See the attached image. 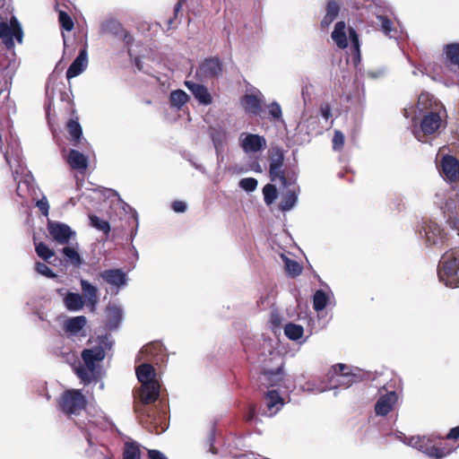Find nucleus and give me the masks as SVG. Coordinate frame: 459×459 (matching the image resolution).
Segmentation results:
<instances>
[{
	"label": "nucleus",
	"mask_w": 459,
	"mask_h": 459,
	"mask_svg": "<svg viewBox=\"0 0 459 459\" xmlns=\"http://www.w3.org/2000/svg\"><path fill=\"white\" fill-rule=\"evenodd\" d=\"M340 12V5L334 1L330 0L326 5V13L321 21L322 28H328L336 19Z\"/></svg>",
	"instance_id": "nucleus-33"
},
{
	"label": "nucleus",
	"mask_w": 459,
	"mask_h": 459,
	"mask_svg": "<svg viewBox=\"0 0 459 459\" xmlns=\"http://www.w3.org/2000/svg\"><path fill=\"white\" fill-rule=\"evenodd\" d=\"M446 110L444 107L436 108L423 116L420 121V128L413 124L412 134L420 142H425L423 136L433 134L440 128L446 126Z\"/></svg>",
	"instance_id": "nucleus-3"
},
{
	"label": "nucleus",
	"mask_w": 459,
	"mask_h": 459,
	"mask_svg": "<svg viewBox=\"0 0 459 459\" xmlns=\"http://www.w3.org/2000/svg\"><path fill=\"white\" fill-rule=\"evenodd\" d=\"M282 367H278L276 370H265L261 377L262 385L266 387L283 386L287 388Z\"/></svg>",
	"instance_id": "nucleus-20"
},
{
	"label": "nucleus",
	"mask_w": 459,
	"mask_h": 459,
	"mask_svg": "<svg viewBox=\"0 0 459 459\" xmlns=\"http://www.w3.org/2000/svg\"><path fill=\"white\" fill-rule=\"evenodd\" d=\"M101 31L103 33L118 36L124 30L120 22L116 20H108L101 25Z\"/></svg>",
	"instance_id": "nucleus-41"
},
{
	"label": "nucleus",
	"mask_w": 459,
	"mask_h": 459,
	"mask_svg": "<svg viewBox=\"0 0 459 459\" xmlns=\"http://www.w3.org/2000/svg\"><path fill=\"white\" fill-rule=\"evenodd\" d=\"M86 398L76 389L65 391L59 401V407L63 412L68 415H77L86 407Z\"/></svg>",
	"instance_id": "nucleus-11"
},
{
	"label": "nucleus",
	"mask_w": 459,
	"mask_h": 459,
	"mask_svg": "<svg viewBox=\"0 0 459 459\" xmlns=\"http://www.w3.org/2000/svg\"><path fill=\"white\" fill-rule=\"evenodd\" d=\"M105 358V351L101 345H97L82 351L83 364L79 363L74 367L77 377L83 384H89L100 377L99 364Z\"/></svg>",
	"instance_id": "nucleus-2"
},
{
	"label": "nucleus",
	"mask_w": 459,
	"mask_h": 459,
	"mask_svg": "<svg viewBox=\"0 0 459 459\" xmlns=\"http://www.w3.org/2000/svg\"><path fill=\"white\" fill-rule=\"evenodd\" d=\"M344 144V135L341 131L336 130L333 138V148L335 151L342 149Z\"/></svg>",
	"instance_id": "nucleus-53"
},
{
	"label": "nucleus",
	"mask_w": 459,
	"mask_h": 459,
	"mask_svg": "<svg viewBox=\"0 0 459 459\" xmlns=\"http://www.w3.org/2000/svg\"><path fill=\"white\" fill-rule=\"evenodd\" d=\"M266 406L265 415L272 417L275 415L283 406V399L276 390H270L264 395Z\"/></svg>",
	"instance_id": "nucleus-23"
},
{
	"label": "nucleus",
	"mask_w": 459,
	"mask_h": 459,
	"mask_svg": "<svg viewBox=\"0 0 459 459\" xmlns=\"http://www.w3.org/2000/svg\"><path fill=\"white\" fill-rule=\"evenodd\" d=\"M65 307L70 311H79L84 306V299L82 295L74 292H67L64 298Z\"/></svg>",
	"instance_id": "nucleus-34"
},
{
	"label": "nucleus",
	"mask_w": 459,
	"mask_h": 459,
	"mask_svg": "<svg viewBox=\"0 0 459 459\" xmlns=\"http://www.w3.org/2000/svg\"><path fill=\"white\" fill-rule=\"evenodd\" d=\"M88 66V52L86 48H83L79 52L77 57L70 65L66 71L67 79H71L81 74Z\"/></svg>",
	"instance_id": "nucleus-21"
},
{
	"label": "nucleus",
	"mask_w": 459,
	"mask_h": 459,
	"mask_svg": "<svg viewBox=\"0 0 459 459\" xmlns=\"http://www.w3.org/2000/svg\"><path fill=\"white\" fill-rule=\"evenodd\" d=\"M185 85L200 104L209 105L212 103V96L205 86L190 81L185 82Z\"/></svg>",
	"instance_id": "nucleus-28"
},
{
	"label": "nucleus",
	"mask_w": 459,
	"mask_h": 459,
	"mask_svg": "<svg viewBox=\"0 0 459 459\" xmlns=\"http://www.w3.org/2000/svg\"><path fill=\"white\" fill-rule=\"evenodd\" d=\"M80 283L82 292V298L84 299V303H86L87 307H89L93 311L99 300L98 290L95 286H93L86 280L82 279Z\"/></svg>",
	"instance_id": "nucleus-25"
},
{
	"label": "nucleus",
	"mask_w": 459,
	"mask_h": 459,
	"mask_svg": "<svg viewBox=\"0 0 459 459\" xmlns=\"http://www.w3.org/2000/svg\"><path fill=\"white\" fill-rule=\"evenodd\" d=\"M36 206L39 209V211L41 212V213L44 216H48V215L49 204H48V201L46 196H43L41 199H39L36 203Z\"/></svg>",
	"instance_id": "nucleus-54"
},
{
	"label": "nucleus",
	"mask_w": 459,
	"mask_h": 459,
	"mask_svg": "<svg viewBox=\"0 0 459 459\" xmlns=\"http://www.w3.org/2000/svg\"><path fill=\"white\" fill-rule=\"evenodd\" d=\"M397 403L398 394L395 391L380 394L375 404V412L378 416H385L396 407Z\"/></svg>",
	"instance_id": "nucleus-16"
},
{
	"label": "nucleus",
	"mask_w": 459,
	"mask_h": 459,
	"mask_svg": "<svg viewBox=\"0 0 459 459\" xmlns=\"http://www.w3.org/2000/svg\"><path fill=\"white\" fill-rule=\"evenodd\" d=\"M268 111L271 117L274 120H280L282 117V111L280 104L276 101L268 106Z\"/></svg>",
	"instance_id": "nucleus-52"
},
{
	"label": "nucleus",
	"mask_w": 459,
	"mask_h": 459,
	"mask_svg": "<svg viewBox=\"0 0 459 459\" xmlns=\"http://www.w3.org/2000/svg\"><path fill=\"white\" fill-rule=\"evenodd\" d=\"M123 456L124 459H141L139 444L135 441L126 442Z\"/></svg>",
	"instance_id": "nucleus-38"
},
{
	"label": "nucleus",
	"mask_w": 459,
	"mask_h": 459,
	"mask_svg": "<svg viewBox=\"0 0 459 459\" xmlns=\"http://www.w3.org/2000/svg\"><path fill=\"white\" fill-rule=\"evenodd\" d=\"M67 128L72 140L74 142V144L79 143L82 134V131L78 121L71 119L67 124Z\"/></svg>",
	"instance_id": "nucleus-43"
},
{
	"label": "nucleus",
	"mask_w": 459,
	"mask_h": 459,
	"mask_svg": "<svg viewBox=\"0 0 459 459\" xmlns=\"http://www.w3.org/2000/svg\"><path fill=\"white\" fill-rule=\"evenodd\" d=\"M283 161L284 154L281 149L273 148L270 155V178L273 182L279 181L282 186H292L297 181V175L295 172L282 170Z\"/></svg>",
	"instance_id": "nucleus-7"
},
{
	"label": "nucleus",
	"mask_w": 459,
	"mask_h": 459,
	"mask_svg": "<svg viewBox=\"0 0 459 459\" xmlns=\"http://www.w3.org/2000/svg\"><path fill=\"white\" fill-rule=\"evenodd\" d=\"M440 173L448 181L455 182L459 179V160L446 155L440 161Z\"/></svg>",
	"instance_id": "nucleus-17"
},
{
	"label": "nucleus",
	"mask_w": 459,
	"mask_h": 459,
	"mask_svg": "<svg viewBox=\"0 0 459 459\" xmlns=\"http://www.w3.org/2000/svg\"><path fill=\"white\" fill-rule=\"evenodd\" d=\"M432 107L431 103V98L429 93H421L418 99V102L416 104V107L413 105L405 108L403 109L404 117H411V119L413 122H415V114L417 110L421 113L424 110H428Z\"/></svg>",
	"instance_id": "nucleus-26"
},
{
	"label": "nucleus",
	"mask_w": 459,
	"mask_h": 459,
	"mask_svg": "<svg viewBox=\"0 0 459 459\" xmlns=\"http://www.w3.org/2000/svg\"><path fill=\"white\" fill-rule=\"evenodd\" d=\"M91 225L93 228H96L97 230L104 232L105 234H108L110 230L109 224L107 221L101 220L96 215H90L89 216Z\"/></svg>",
	"instance_id": "nucleus-47"
},
{
	"label": "nucleus",
	"mask_w": 459,
	"mask_h": 459,
	"mask_svg": "<svg viewBox=\"0 0 459 459\" xmlns=\"http://www.w3.org/2000/svg\"><path fill=\"white\" fill-rule=\"evenodd\" d=\"M264 96L260 91L247 94L243 97L241 104L248 114L258 115L262 108Z\"/></svg>",
	"instance_id": "nucleus-22"
},
{
	"label": "nucleus",
	"mask_w": 459,
	"mask_h": 459,
	"mask_svg": "<svg viewBox=\"0 0 459 459\" xmlns=\"http://www.w3.org/2000/svg\"><path fill=\"white\" fill-rule=\"evenodd\" d=\"M281 256L285 264L286 271L290 275L298 276L301 273L302 268L298 262L291 260L283 255Z\"/></svg>",
	"instance_id": "nucleus-44"
},
{
	"label": "nucleus",
	"mask_w": 459,
	"mask_h": 459,
	"mask_svg": "<svg viewBox=\"0 0 459 459\" xmlns=\"http://www.w3.org/2000/svg\"><path fill=\"white\" fill-rule=\"evenodd\" d=\"M396 438L404 443V440L407 441L410 437H405L404 434L402 432H398L396 434Z\"/></svg>",
	"instance_id": "nucleus-61"
},
{
	"label": "nucleus",
	"mask_w": 459,
	"mask_h": 459,
	"mask_svg": "<svg viewBox=\"0 0 459 459\" xmlns=\"http://www.w3.org/2000/svg\"><path fill=\"white\" fill-rule=\"evenodd\" d=\"M284 333L290 340L298 341L303 336L304 329L299 325L290 323L285 325Z\"/></svg>",
	"instance_id": "nucleus-40"
},
{
	"label": "nucleus",
	"mask_w": 459,
	"mask_h": 459,
	"mask_svg": "<svg viewBox=\"0 0 459 459\" xmlns=\"http://www.w3.org/2000/svg\"><path fill=\"white\" fill-rule=\"evenodd\" d=\"M183 1L184 0H179L178 2V4L175 5V8H174V12H175V14L177 15L178 13L180 11V9L182 8V4H183Z\"/></svg>",
	"instance_id": "nucleus-62"
},
{
	"label": "nucleus",
	"mask_w": 459,
	"mask_h": 459,
	"mask_svg": "<svg viewBox=\"0 0 459 459\" xmlns=\"http://www.w3.org/2000/svg\"><path fill=\"white\" fill-rule=\"evenodd\" d=\"M15 39L19 44L23 40V30L16 17L13 16L10 22H0V46L4 45L6 50L14 48Z\"/></svg>",
	"instance_id": "nucleus-10"
},
{
	"label": "nucleus",
	"mask_w": 459,
	"mask_h": 459,
	"mask_svg": "<svg viewBox=\"0 0 459 459\" xmlns=\"http://www.w3.org/2000/svg\"><path fill=\"white\" fill-rule=\"evenodd\" d=\"M149 459H168V457L158 450H148Z\"/></svg>",
	"instance_id": "nucleus-58"
},
{
	"label": "nucleus",
	"mask_w": 459,
	"mask_h": 459,
	"mask_svg": "<svg viewBox=\"0 0 459 459\" xmlns=\"http://www.w3.org/2000/svg\"><path fill=\"white\" fill-rule=\"evenodd\" d=\"M35 270L38 273L47 277V278H55L56 274L52 272V270L44 263L38 262L35 264Z\"/></svg>",
	"instance_id": "nucleus-50"
},
{
	"label": "nucleus",
	"mask_w": 459,
	"mask_h": 459,
	"mask_svg": "<svg viewBox=\"0 0 459 459\" xmlns=\"http://www.w3.org/2000/svg\"><path fill=\"white\" fill-rule=\"evenodd\" d=\"M347 31L349 32V38L352 45V48L355 52V56L359 60L360 58V44L359 39V35L356 32V30L349 27L347 29L346 24L344 22H338L334 25V29L331 34V38L333 41L335 43V45L341 48H346L348 47V38H347Z\"/></svg>",
	"instance_id": "nucleus-8"
},
{
	"label": "nucleus",
	"mask_w": 459,
	"mask_h": 459,
	"mask_svg": "<svg viewBox=\"0 0 459 459\" xmlns=\"http://www.w3.org/2000/svg\"><path fill=\"white\" fill-rule=\"evenodd\" d=\"M321 115L325 119L328 120L332 117V110L328 104H324L320 108Z\"/></svg>",
	"instance_id": "nucleus-57"
},
{
	"label": "nucleus",
	"mask_w": 459,
	"mask_h": 459,
	"mask_svg": "<svg viewBox=\"0 0 459 459\" xmlns=\"http://www.w3.org/2000/svg\"><path fill=\"white\" fill-rule=\"evenodd\" d=\"M447 439H458L459 438V426L450 429L446 437Z\"/></svg>",
	"instance_id": "nucleus-59"
},
{
	"label": "nucleus",
	"mask_w": 459,
	"mask_h": 459,
	"mask_svg": "<svg viewBox=\"0 0 459 459\" xmlns=\"http://www.w3.org/2000/svg\"><path fill=\"white\" fill-rule=\"evenodd\" d=\"M438 278L447 287H459V248L445 253L437 268Z\"/></svg>",
	"instance_id": "nucleus-4"
},
{
	"label": "nucleus",
	"mask_w": 459,
	"mask_h": 459,
	"mask_svg": "<svg viewBox=\"0 0 459 459\" xmlns=\"http://www.w3.org/2000/svg\"><path fill=\"white\" fill-rule=\"evenodd\" d=\"M189 100V96L182 90L172 91L169 101L172 107L180 109Z\"/></svg>",
	"instance_id": "nucleus-37"
},
{
	"label": "nucleus",
	"mask_w": 459,
	"mask_h": 459,
	"mask_svg": "<svg viewBox=\"0 0 459 459\" xmlns=\"http://www.w3.org/2000/svg\"><path fill=\"white\" fill-rule=\"evenodd\" d=\"M445 53L451 64L459 66V43L446 45Z\"/></svg>",
	"instance_id": "nucleus-42"
},
{
	"label": "nucleus",
	"mask_w": 459,
	"mask_h": 459,
	"mask_svg": "<svg viewBox=\"0 0 459 459\" xmlns=\"http://www.w3.org/2000/svg\"><path fill=\"white\" fill-rule=\"evenodd\" d=\"M118 204L122 206V208L124 209L125 212H126V209L132 211V208L129 205H127L126 204H125L124 202H122L119 199H118Z\"/></svg>",
	"instance_id": "nucleus-63"
},
{
	"label": "nucleus",
	"mask_w": 459,
	"mask_h": 459,
	"mask_svg": "<svg viewBox=\"0 0 459 459\" xmlns=\"http://www.w3.org/2000/svg\"><path fill=\"white\" fill-rule=\"evenodd\" d=\"M66 160L74 169L85 170L88 167V157L76 150L69 152Z\"/></svg>",
	"instance_id": "nucleus-30"
},
{
	"label": "nucleus",
	"mask_w": 459,
	"mask_h": 459,
	"mask_svg": "<svg viewBox=\"0 0 459 459\" xmlns=\"http://www.w3.org/2000/svg\"><path fill=\"white\" fill-rule=\"evenodd\" d=\"M348 367L342 363L336 364L333 367L332 378H333L335 382V385H333V388H335L337 385L349 387L360 379V377L354 373L346 371Z\"/></svg>",
	"instance_id": "nucleus-15"
},
{
	"label": "nucleus",
	"mask_w": 459,
	"mask_h": 459,
	"mask_svg": "<svg viewBox=\"0 0 459 459\" xmlns=\"http://www.w3.org/2000/svg\"><path fill=\"white\" fill-rule=\"evenodd\" d=\"M210 136L218 158L223 153L228 142V132L221 127H211Z\"/></svg>",
	"instance_id": "nucleus-27"
},
{
	"label": "nucleus",
	"mask_w": 459,
	"mask_h": 459,
	"mask_svg": "<svg viewBox=\"0 0 459 459\" xmlns=\"http://www.w3.org/2000/svg\"><path fill=\"white\" fill-rule=\"evenodd\" d=\"M61 252L67 264L74 267H80L82 264V258L78 252L77 246H66Z\"/></svg>",
	"instance_id": "nucleus-32"
},
{
	"label": "nucleus",
	"mask_w": 459,
	"mask_h": 459,
	"mask_svg": "<svg viewBox=\"0 0 459 459\" xmlns=\"http://www.w3.org/2000/svg\"><path fill=\"white\" fill-rule=\"evenodd\" d=\"M221 72V64L217 58L206 59L198 69V74L204 77L217 76Z\"/></svg>",
	"instance_id": "nucleus-29"
},
{
	"label": "nucleus",
	"mask_w": 459,
	"mask_h": 459,
	"mask_svg": "<svg viewBox=\"0 0 459 459\" xmlns=\"http://www.w3.org/2000/svg\"><path fill=\"white\" fill-rule=\"evenodd\" d=\"M418 233L427 247L440 248L446 241L443 229L434 221H423Z\"/></svg>",
	"instance_id": "nucleus-9"
},
{
	"label": "nucleus",
	"mask_w": 459,
	"mask_h": 459,
	"mask_svg": "<svg viewBox=\"0 0 459 459\" xmlns=\"http://www.w3.org/2000/svg\"><path fill=\"white\" fill-rule=\"evenodd\" d=\"M254 416H255V411H254V410H252V411H250V413L248 414V416H247V420H251L253 419V417H254Z\"/></svg>",
	"instance_id": "nucleus-64"
},
{
	"label": "nucleus",
	"mask_w": 459,
	"mask_h": 459,
	"mask_svg": "<svg viewBox=\"0 0 459 459\" xmlns=\"http://www.w3.org/2000/svg\"><path fill=\"white\" fill-rule=\"evenodd\" d=\"M404 444L422 452L431 459H443L450 455L454 448L437 446L433 437L426 436H412Z\"/></svg>",
	"instance_id": "nucleus-6"
},
{
	"label": "nucleus",
	"mask_w": 459,
	"mask_h": 459,
	"mask_svg": "<svg viewBox=\"0 0 459 459\" xmlns=\"http://www.w3.org/2000/svg\"><path fill=\"white\" fill-rule=\"evenodd\" d=\"M48 231L51 238L60 245L69 244L70 239L75 237V231L68 225L58 221H49L48 222Z\"/></svg>",
	"instance_id": "nucleus-14"
},
{
	"label": "nucleus",
	"mask_w": 459,
	"mask_h": 459,
	"mask_svg": "<svg viewBox=\"0 0 459 459\" xmlns=\"http://www.w3.org/2000/svg\"><path fill=\"white\" fill-rule=\"evenodd\" d=\"M7 51V53L0 56V67L5 74V76L12 80L20 65V61L13 49Z\"/></svg>",
	"instance_id": "nucleus-19"
},
{
	"label": "nucleus",
	"mask_w": 459,
	"mask_h": 459,
	"mask_svg": "<svg viewBox=\"0 0 459 459\" xmlns=\"http://www.w3.org/2000/svg\"><path fill=\"white\" fill-rule=\"evenodd\" d=\"M35 250L37 255L41 257L44 261L48 262L51 257L54 256V251L50 249L45 243L36 244Z\"/></svg>",
	"instance_id": "nucleus-46"
},
{
	"label": "nucleus",
	"mask_w": 459,
	"mask_h": 459,
	"mask_svg": "<svg viewBox=\"0 0 459 459\" xmlns=\"http://www.w3.org/2000/svg\"><path fill=\"white\" fill-rule=\"evenodd\" d=\"M283 187L287 188V191L281 196L280 209L282 212H288L290 211L298 202L299 187L296 185V182L292 186Z\"/></svg>",
	"instance_id": "nucleus-24"
},
{
	"label": "nucleus",
	"mask_w": 459,
	"mask_h": 459,
	"mask_svg": "<svg viewBox=\"0 0 459 459\" xmlns=\"http://www.w3.org/2000/svg\"><path fill=\"white\" fill-rule=\"evenodd\" d=\"M238 144L246 154H253L266 148V139L259 134L242 133L238 138Z\"/></svg>",
	"instance_id": "nucleus-13"
},
{
	"label": "nucleus",
	"mask_w": 459,
	"mask_h": 459,
	"mask_svg": "<svg viewBox=\"0 0 459 459\" xmlns=\"http://www.w3.org/2000/svg\"><path fill=\"white\" fill-rule=\"evenodd\" d=\"M331 291L325 292L323 290H318L315 292L313 297V305L316 311H321L325 308L330 299Z\"/></svg>",
	"instance_id": "nucleus-36"
},
{
	"label": "nucleus",
	"mask_w": 459,
	"mask_h": 459,
	"mask_svg": "<svg viewBox=\"0 0 459 459\" xmlns=\"http://www.w3.org/2000/svg\"><path fill=\"white\" fill-rule=\"evenodd\" d=\"M87 319L84 316L71 317L65 322V330L71 335H76L85 326Z\"/></svg>",
	"instance_id": "nucleus-31"
},
{
	"label": "nucleus",
	"mask_w": 459,
	"mask_h": 459,
	"mask_svg": "<svg viewBox=\"0 0 459 459\" xmlns=\"http://www.w3.org/2000/svg\"><path fill=\"white\" fill-rule=\"evenodd\" d=\"M213 442H214V432L212 431L209 437V443H210V452L213 455L217 454V450L213 447Z\"/></svg>",
	"instance_id": "nucleus-60"
},
{
	"label": "nucleus",
	"mask_w": 459,
	"mask_h": 459,
	"mask_svg": "<svg viewBox=\"0 0 459 459\" xmlns=\"http://www.w3.org/2000/svg\"><path fill=\"white\" fill-rule=\"evenodd\" d=\"M257 184H258V182L255 178H245L239 181L238 186L240 188H242L246 192H253L256 189Z\"/></svg>",
	"instance_id": "nucleus-48"
},
{
	"label": "nucleus",
	"mask_w": 459,
	"mask_h": 459,
	"mask_svg": "<svg viewBox=\"0 0 459 459\" xmlns=\"http://www.w3.org/2000/svg\"><path fill=\"white\" fill-rule=\"evenodd\" d=\"M160 350V346L159 344H148L142 348L140 353L142 355H152L155 351Z\"/></svg>",
	"instance_id": "nucleus-55"
},
{
	"label": "nucleus",
	"mask_w": 459,
	"mask_h": 459,
	"mask_svg": "<svg viewBox=\"0 0 459 459\" xmlns=\"http://www.w3.org/2000/svg\"><path fill=\"white\" fill-rule=\"evenodd\" d=\"M377 19L381 26V30L389 38H395L397 30L394 28L393 22L385 15H377Z\"/></svg>",
	"instance_id": "nucleus-39"
},
{
	"label": "nucleus",
	"mask_w": 459,
	"mask_h": 459,
	"mask_svg": "<svg viewBox=\"0 0 459 459\" xmlns=\"http://www.w3.org/2000/svg\"><path fill=\"white\" fill-rule=\"evenodd\" d=\"M108 327L115 329L122 320L123 311L119 307L111 306L107 308Z\"/></svg>",
	"instance_id": "nucleus-35"
},
{
	"label": "nucleus",
	"mask_w": 459,
	"mask_h": 459,
	"mask_svg": "<svg viewBox=\"0 0 459 459\" xmlns=\"http://www.w3.org/2000/svg\"><path fill=\"white\" fill-rule=\"evenodd\" d=\"M440 209L450 227L459 231V191L449 193Z\"/></svg>",
	"instance_id": "nucleus-12"
},
{
	"label": "nucleus",
	"mask_w": 459,
	"mask_h": 459,
	"mask_svg": "<svg viewBox=\"0 0 459 459\" xmlns=\"http://www.w3.org/2000/svg\"><path fill=\"white\" fill-rule=\"evenodd\" d=\"M333 386H327V385H317L314 382H307L303 386V389L307 392L312 393H323L327 390L333 389Z\"/></svg>",
	"instance_id": "nucleus-51"
},
{
	"label": "nucleus",
	"mask_w": 459,
	"mask_h": 459,
	"mask_svg": "<svg viewBox=\"0 0 459 459\" xmlns=\"http://www.w3.org/2000/svg\"><path fill=\"white\" fill-rule=\"evenodd\" d=\"M171 207L176 212H184L186 210V204L182 201H175L172 203Z\"/></svg>",
	"instance_id": "nucleus-56"
},
{
	"label": "nucleus",
	"mask_w": 459,
	"mask_h": 459,
	"mask_svg": "<svg viewBox=\"0 0 459 459\" xmlns=\"http://www.w3.org/2000/svg\"><path fill=\"white\" fill-rule=\"evenodd\" d=\"M264 203L271 205L277 198V189L274 185L267 184L263 188Z\"/></svg>",
	"instance_id": "nucleus-45"
},
{
	"label": "nucleus",
	"mask_w": 459,
	"mask_h": 459,
	"mask_svg": "<svg viewBox=\"0 0 459 459\" xmlns=\"http://www.w3.org/2000/svg\"><path fill=\"white\" fill-rule=\"evenodd\" d=\"M135 372L139 382L142 383L139 396L143 403L141 407L135 406V411L145 428L156 434L162 433L168 428L166 411L145 407L155 402L160 395V385L155 379V369L151 364L143 363L136 368Z\"/></svg>",
	"instance_id": "nucleus-1"
},
{
	"label": "nucleus",
	"mask_w": 459,
	"mask_h": 459,
	"mask_svg": "<svg viewBox=\"0 0 459 459\" xmlns=\"http://www.w3.org/2000/svg\"><path fill=\"white\" fill-rule=\"evenodd\" d=\"M100 276L105 282L116 288L117 291L124 288L128 281L127 274L121 269L104 270Z\"/></svg>",
	"instance_id": "nucleus-18"
},
{
	"label": "nucleus",
	"mask_w": 459,
	"mask_h": 459,
	"mask_svg": "<svg viewBox=\"0 0 459 459\" xmlns=\"http://www.w3.org/2000/svg\"><path fill=\"white\" fill-rule=\"evenodd\" d=\"M4 159L10 168L13 170L14 180L17 181V195L23 197L31 184V177L27 173L23 165L21 152L18 149L11 154L9 151L4 152Z\"/></svg>",
	"instance_id": "nucleus-5"
},
{
	"label": "nucleus",
	"mask_w": 459,
	"mask_h": 459,
	"mask_svg": "<svg viewBox=\"0 0 459 459\" xmlns=\"http://www.w3.org/2000/svg\"><path fill=\"white\" fill-rule=\"evenodd\" d=\"M59 22L63 29H65L67 31H70L74 28V22L72 18L64 11L59 12L58 16Z\"/></svg>",
	"instance_id": "nucleus-49"
}]
</instances>
